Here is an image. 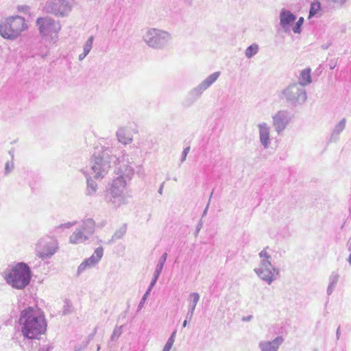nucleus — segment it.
Listing matches in <instances>:
<instances>
[{
  "label": "nucleus",
  "mask_w": 351,
  "mask_h": 351,
  "mask_svg": "<svg viewBox=\"0 0 351 351\" xmlns=\"http://www.w3.org/2000/svg\"><path fill=\"white\" fill-rule=\"evenodd\" d=\"M119 176L108 184L105 194L106 202L114 208L126 204L127 179L131 180L134 174V170L128 161L124 159L121 162L119 160Z\"/></svg>",
  "instance_id": "obj_1"
},
{
  "label": "nucleus",
  "mask_w": 351,
  "mask_h": 351,
  "mask_svg": "<svg viewBox=\"0 0 351 351\" xmlns=\"http://www.w3.org/2000/svg\"><path fill=\"white\" fill-rule=\"evenodd\" d=\"M19 322L23 335L29 339H40L46 333L47 322L44 313L38 308L23 310Z\"/></svg>",
  "instance_id": "obj_2"
},
{
  "label": "nucleus",
  "mask_w": 351,
  "mask_h": 351,
  "mask_svg": "<svg viewBox=\"0 0 351 351\" xmlns=\"http://www.w3.org/2000/svg\"><path fill=\"white\" fill-rule=\"evenodd\" d=\"M119 160L112 154L109 147H101V149L93 156L90 160V173L95 179H103L109 172L111 163Z\"/></svg>",
  "instance_id": "obj_3"
},
{
  "label": "nucleus",
  "mask_w": 351,
  "mask_h": 351,
  "mask_svg": "<svg viewBox=\"0 0 351 351\" xmlns=\"http://www.w3.org/2000/svg\"><path fill=\"white\" fill-rule=\"evenodd\" d=\"M31 278V269L24 263L14 265L4 276L6 282L13 288L17 289H23L26 287L29 284Z\"/></svg>",
  "instance_id": "obj_4"
},
{
  "label": "nucleus",
  "mask_w": 351,
  "mask_h": 351,
  "mask_svg": "<svg viewBox=\"0 0 351 351\" xmlns=\"http://www.w3.org/2000/svg\"><path fill=\"white\" fill-rule=\"evenodd\" d=\"M278 99L293 106H301L307 99V94L302 84L297 83L290 84L285 88L278 91Z\"/></svg>",
  "instance_id": "obj_5"
},
{
  "label": "nucleus",
  "mask_w": 351,
  "mask_h": 351,
  "mask_svg": "<svg viewBox=\"0 0 351 351\" xmlns=\"http://www.w3.org/2000/svg\"><path fill=\"white\" fill-rule=\"evenodd\" d=\"M27 28L24 18L19 16H10L0 21V35L5 39L16 38Z\"/></svg>",
  "instance_id": "obj_6"
},
{
  "label": "nucleus",
  "mask_w": 351,
  "mask_h": 351,
  "mask_svg": "<svg viewBox=\"0 0 351 351\" xmlns=\"http://www.w3.org/2000/svg\"><path fill=\"white\" fill-rule=\"evenodd\" d=\"M144 42L151 48L162 49L172 40L171 34L165 30L149 28L143 36Z\"/></svg>",
  "instance_id": "obj_7"
},
{
  "label": "nucleus",
  "mask_w": 351,
  "mask_h": 351,
  "mask_svg": "<svg viewBox=\"0 0 351 351\" xmlns=\"http://www.w3.org/2000/svg\"><path fill=\"white\" fill-rule=\"evenodd\" d=\"M95 221L90 218L83 220L70 237L69 241L89 240L95 232Z\"/></svg>",
  "instance_id": "obj_8"
},
{
  "label": "nucleus",
  "mask_w": 351,
  "mask_h": 351,
  "mask_svg": "<svg viewBox=\"0 0 351 351\" xmlns=\"http://www.w3.org/2000/svg\"><path fill=\"white\" fill-rule=\"evenodd\" d=\"M36 25L43 36H51L52 38L53 35L57 37L58 33L61 29L60 22L49 16L38 18Z\"/></svg>",
  "instance_id": "obj_9"
},
{
  "label": "nucleus",
  "mask_w": 351,
  "mask_h": 351,
  "mask_svg": "<svg viewBox=\"0 0 351 351\" xmlns=\"http://www.w3.org/2000/svg\"><path fill=\"white\" fill-rule=\"evenodd\" d=\"M272 125L278 134H281L292 119L291 113L287 110H280L271 117Z\"/></svg>",
  "instance_id": "obj_10"
},
{
  "label": "nucleus",
  "mask_w": 351,
  "mask_h": 351,
  "mask_svg": "<svg viewBox=\"0 0 351 351\" xmlns=\"http://www.w3.org/2000/svg\"><path fill=\"white\" fill-rule=\"evenodd\" d=\"M71 5L68 0H51L45 5L47 12L56 16H66L71 10Z\"/></svg>",
  "instance_id": "obj_11"
},
{
  "label": "nucleus",
  "mask_w": 351,
  "mask_h": 351,
  "mask_svg": "<svg viewBox=\"0 0 351 351\" xmlns=\"http://www.w3.org/2000/svg\"><path fill=\"white\" fill-rule=\"evenodd\" d=\"M221 73L219 71L215 72L208 76L204 81H202L198 86L193 88L189 95L193 99H197L202 94L208 89L213 84H214L219 77Z\"/></svg>",
  "instance_id": "obj_12"
},
{
  "label": "nucleus",
  "mask_w": 351,
  "mask_h": 351,
  "mask_svg": "<svg viewBox=\"0 0 351 351\" xmlns=\"http://www.w3.org/2000/svg\"><path fill=\"white\" fill-rule=\"evenodd\" d=\"M256 272L263 280H266L269 283L273 281L278 274L276 270L272 267L270 261H267V263H261Z\"/></svg>",
  "instance_id": "obj_13"
},
{
  "label": "nucleus",
  "mask_w": 351,
  "mask_h": 351,
  "mask_svg": "<svg viewBox=\"0 0 351 351\" xmlns=\"http://www.w3.org/2000/svg\"><path fill=\"white\" fill-rule=\"evenodd\" d=\"M258 129L259 141L265 149L269 148L271 144L270 131L271 128L265 122L257 125Z\"/></svg>",
  "instance_id": "obj_14"
},
{
  "label": "nucleus",
  "mask_w": 351,
  "mask_h": 351,
  "mask_svg": "<svg viewBox=\"0 0 351 351\" xmlns=\"http://www.w3.org/2000/svg\"><path fill=\"white\" fill-rule=\"evenodd\" d=\"M280 25L285 32L289 31L290 26L296 20V16L291 11L282 9L279 15Z\"/></svg>",
  "instance_id": "obj_15"
},
{
  "label": "nucleus",
  "mask_w": 351,
  "mask_h": 351,
  "mask_svg": "<svg viewBox=\"0 0 351 351\" xmlns=\"http://www.w3.org/2000/svg\"><path fill=\"white\" fill-rule=\"evenodd\" d=\"M103 249L97 248L94 254L87 260L84 261L78 267L80 271H84L87 266L93 265L97 263L102 257Z\"/></svg>",
  "instance_id": "obj_16"
},
{
  "label": "nucleus",
  "mask_w": 351,
  "mask_h": 351,
  "mask_svg": "<svg viewBox=\"0 0 351 351\" xmlns=\"http://www.w3.org/2000/svg\"><path fill=\"white\" fill-rule=\"evenodd\" d=\"M117 140L123 145H128L132 141V135L126 128H119L116 132Z\"/></svg>",
  "instance_id": "obj_17"
},
{
  "label": "nucleus",
  "mask_w": 351,
  "mask_h": 351,
  "mask_svg": "<svg viewBox=\"0 0 351 351\" xmlns=\"http://www.w3.org/2000/svg\"><path fill=\"white\" fill-rule=\"evenodd\" d=\"M282 337H276L273 341L263 342L260 344L261 351H277L279 346L282 343Z\"/></svg>",
  "instance_id": "obj_18"
},
{
  "label": "nucleus",
  "mask_w": 351,
  "mask_h": 351,
  "mask_svg": "<svg viewBox=\"0 0 351 351\" xmlns=\"http://www.w3.org/2000/svg\"><path fill=\"white\" fill-rule=\"evenodd\" d=\"M346 119L345 118H343L339 123H337L330 136V141H337L339 140V134L343 131V130L346 128Z\"/></svg>",
  "instance_id": "obj_19"
},
{
  "label": "nucleus",
  "mask_w": 351,
  "mask_h": 351,
  "mask_svg": "<svg viewBox=\"0 0 351 351\" xmlns=\"http://www.w3.org/2000/svg\"><path fill=\"white\" fill-rule=\"evenodd\" d=\"M97 184L93 178L86 176V195L88 196L94 195L97 191Z\"/></svg>",
  "instance_id": "obj_20"
},
{
  "label": "nucleus",
  "mask_w": 351,
  "mask_h": 351,
  "mask_svg": "<svg viewBox=\"0 0 351 351\" xmlns=\"http://www.w3.org/2000/svg\"><path fill=\"white\" fill-rule=\"evenodd\" d=\"M56 247L49 246L48 244H46L38 251V253L40 257L45 258L52 256L56 252Z\"/></svg>",
  "instance_id": "obj_21"
},
{
  "label": "nucleus",
  "mask_w": 351,
  "mask_h": 351,
  "mask_svg": "<svg viewBox=\"0 0 351 351\" xmlns=\"http://www.w3.org/2000/svg\"><path fill=\"white\" fill-rule=\"evenodd\" d=\"M311 69H306L302 71L300 77V82L298 84H302V87L304 88L305 86L311 84Z\"/></svg>",
  "instance_id": "obj_22"
},
{
  "label": "nucleus",
  "mask_w": 351,
  "mask_h": 351,
  "mask_svg": "<svg viewBox=\"0 0 351 351\" xmlns=\"http://www.w3.org/2000/svg\"><path fill=\"white\" fill-rule=\"evenodd\" d=\"M259 50V47L256 43H253L245 51V55L247 58H252L253 56H254Z\"/></svg>",
  "instance_id": "obj_23"
},
{
  "label": "nucleus",
  "mask_w": 351,
  "mask_h": 351,
  "mask_svg": "<svg viewBox=\"0 0 351 351\" xmlns=\"http://www.w3.org/2000/svg\"><path fill=\"white\" fill-rule=\"evenodd\" d=\"M272 253L273 251L268 247L262 250L259 254L260 257L261 258V263H267V261H270Z\"/></svg>",
  "instance_id": "obj_24"
},
{
  "label": "nucleus",
  "mask_w": 351,
  "mask_h": 351,
  "mask_svg": "<svg viewBox=\"0 0 351 351\" xmlns=\"http://www.w3.org/2000/svg\"><path fill=\"white\" fill-rule=\"evenodd\" d=\"M127 230L126 224H123L114 234L112 239L118 240L122 239L123 236L125 234Z\"/></svg>",
  "instance_id": "obj_25"
},
{
  "label": "nucleus",
  "mask_w": 351,
  "mask_h": 351,
  "mask_svg": "<svg viewBox=\"0 0 351 351\" xmlns=\"http://www.w3.org/2000/svg\"><path fill=\"white\" fill-rule=\"evenodd\" d=\"M320 8H321V5H320L319 2H318V1L313 2L311 5L308 18H311V17L315 16L318 13L319 10H320Z\"/></svg>",
  "instance_id": "obj_26"
},
{
  "label": "nucleus",
  "mask_w": 351,
  "mask_h": 351,
  "mask_svg": "<svg viewBox=\"0 0 351 351\" xmlns=\"http://www.w3.org/2000/svg\"><path fill=\"white\" fill-rule=\"evenodd\" d=\"M94 40V36H90L88 39L86 41L83 47V52H84L85 55H88L90 50L93 48Z\"/></svg>",
  "instance_id": "obj_27"
},
{
  "label": "nucleus",
  "mask_w": 351,
  "mask_h": 351,
  "mask_svg": "<svg viewBox=\"0 0 351 351\" xmlns=\"http://www.w3.org/2000/svg\"><path fill=\"white\" fill-rule=\"evenodd\" d=\"M176 331H174L169 339H168L167 343L165 344L163 351H169L171 348H172V346L175 341V337H176Z\"/></svg>",
  "instance_id": "obj_28"
},
{
  "label": "nucleus",
  "mask_w": 351,
  "mask_h": 351,
  "mask_svg": "<svg viewBox=\"0 0 351 351\" xmlns=\"http://www.w3.org/2000/svg\"><path fill=\"white\" fill-rule=\"evenodd\" d=\"M304 23V18L300 17L298 21L296 22L295 25L293 27V32L295 34H300L301 32V27Z\"/></svg>",
  "instance_id": "obj_29"
},
{
  "label": "nucleus",
  "mask_w": 351,
  "mask_h": 351,
  "mask_svg": "<svg viewBox=\"0 0 351 351\" xmlns=\"http://www.w3.org/2000/svg\"><path fill=\"white\" fill-rule=\"evenodd\" d=\"M162 266H163V262H161V263H160V265H158L157 266L155 274H154V279H153V280H152V283H151V286H152H152L155 284V282H156V280H157V279H158V276H159V275H160V271H161V270H162Z\"/></svg>",
  "instance_id": "obj_30"
},
{
  "label": "nucleus",
  "mask_w": 351,
  "mask_h": 351,
  "mask_svg": "<svg viewBox=\"0 0 351 351\" xmlns=\"http://www.w3.org/2000/svg\"><path fill=\"white\" fill-rule=\"evenodd\" d=\"M14 165L13 161L7 162L5 165V171H4L5 174V175L9 174L14 169Z\"/></svg>",
  "instance_id": "obj_31"
},
{
  "label": "nucleus",
  "mask_w": 351,
  "mask_h": 351,
  "mask_svg": "<svg viewBox=\"0 0 351 351\" xmlns=\"http://www.w3.org/2000/svg\"><path fill=\"white\" fill-rule=\"evenodd\" d=\"M77 223V221H69V222L61 224L58 228H71V227L75 226Z\"/></svg>",
  "instance_id": "obj_32"
},
{
  "label": "nucleus",
  "mask_w": 351,
  "mask_h": 351,
  "mask_svg": "<svg viewBox=\"0 0 351 351\" xmlns=\"http://www.w3.org/2000/svg\"><path fill=\"white\" fill-rule=\"evenodd\" d=\"M190 151V147H186L184 149L182 156H181V162H183L185 161L187 154H189Z\"/></svg>",
  "instance_id": "obj_33"
},
{
  "label": "nucleus",
  "mask_w": 351,
  "mask_h": 351,
  "mask_svg": "<svg viewBox=\"0 0 351 351\" xmlns=\"http://www.w3.org/2000/svg\"><path fill=\"white\" fill-rule=\"evenodd\" d=\"M191 298H192L193 300V308L195 306V305L197 304V302L199 301V296L198 295V293H193L191 295Z\"/></svg>",
  "instance_id": "obj_34"
},
{
  "label": "nucleus",
  "mask_w": 351,
  "mask_h": 351,
  "mask_svg": "<svg viewBox=\"0 0 351 351\" xmlns=\"http://www.w3.org/2000/svg\"><path fill=\"white\" fill-rule=\"evenodd\" d=\"M326 1L328 2H331L333 3L337 4V5H343L346 1V0H326Z\"/></svg>",
  "instance_id": "obj_35"
},
{
  "label": "nucleus",
  "mask_w": 351,
  "mask_h": 351,
  "mask_svg": "<svg viewBox=\"0 0 351 351\" xmlns=\"http://www.w3.org/2000/svg\"><path fill=\"white\" fill-rule=\"evenodd\" d=\"M213 193V191H212L210 195V198H209V200H208V202L203 212V215H202V217L205 216L206 214H207V211H208V206H209V204H210V199H211V197H212V195Z\"/></svg>",
  "instance_id": "obj_36"
},
{
  "label": "nucleus",
  "mask_w": 351,
  "mask_h": 351,
  "mask_svg": "<svg viewBox=\"0 0 351 351\" xmlns=\"http://www.w3.org/2000/svg\"><path fill=\"white\" fill-rule=\"evenodd\" d=\"M8 154L11 157V159H12L11 161H13L14 157V149L12 148L10 150H9Z\"/></svg>",
  "instance_id": "obj_37"
},
{
  "label": "nucleus",
  "mask_w": 351,
  "mask_h": 351,
  "mask_svg": "<svg viewBox=\"0 0 351 351\" xmlns=\"http://www.w3.org/2000/svg\"><path fill=\"white\" fill-rule=\"evenodd\" d=\"M202 220H200L198 223V224L197 225V227H196V232H198L200 229L202 228Z\"/></svg>",
  "instance_id": "obj_38"
},
{
  "label": "nucleus",
  "mask_w": 351,
  "mask_h": 351,
  "mask_svg": "<svg viewBox=\"0 0 351 351\" xmlns=\"http://www.w3.org/2000/svg\"><path fill=\"white\" fill-rule=\"evenodd\" d=\"M87 55H85L84 52H83L82 53L80 54L79 56H78V60L80 61H82L83 60L85 57Z\"/></svg>",
  "instance_id": "obj_39"
},
{
  "label": "nucleus",
  "mask_w": 351,
  "mask_h": 351,
  "mask_svg": "<svg viewBox=\"0 0 351 351\" xmlns=\"http://www.w3.org/2000/svg\"><path fill=\"white\" fill-rule=\"evenodd\" d=\"M335 66H336V62L329 64V67L330 69H335Z\"/></svg>",
  "instance_id": "obj_40"
},
{
  "label": "nucleus",
  "mask_w": 351,
  "mask_h": 351,
  "mask_svg": "<svg viewBox=\"0 0 351 351\" xmlns=\"http://www.w3.org/2000/svg\"><path fill=\"white\" fill-rule=\"evenodd\" d=\"M193 1V0H184V2L189 5H191Z\"/></svg>",
  "instance_id": "obj_41"
},
{
  "label": "nucleus",
  "mask_w": 351,
  "mask_h": 351,
  "mask_svg": "<svg viewBox=\"0 0 351 351\" xmlns=\"http://www.w3.org/2000/svg\"><path fill=\"white\" fill-rule=\"evenodd\" d=\"M162 189H163V184H161V186H160V189H159V190H158V193H159L160 194H162Z\"/></svg>",
  "instance_id": "obj_42"
},
{
  "label": "nucleus",
  "mask_w": 351,
  "mask_h": 351,
  "mask_svg": "<svg viewBox=\"0 0 351 351\" xmlns=\"http://www.w3.org/2000/svg\"><path fill=\"white\" fill-rule=\"evenodd\" d=\"M348 262L350 263H351V252H350V254L349 258H348Z\"/></svg>",
  "instance_id": "obj_43"
},
{
  "label": "nucleus",
  "mask_w": 351,
  "mask_h": 351,
  "mask_svg": "<svg viewBox=\"0 0 351 351\" xmlns=\"http://www.w3.org/2000/svg\"><path fill=\"white\" fill-rule=\"evenodd\" d=\"M186 324H187V321L186 320L184 321L183 326L185 327L186 326Z\"/></svg>",
  "instance_id": "obj_44"
}]
</instances>
